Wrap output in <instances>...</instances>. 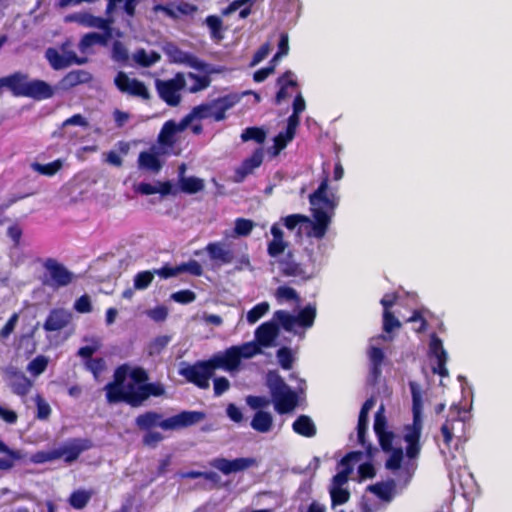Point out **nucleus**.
Instances as JSON below:
<instances>
[{
  "mask_svg": "<svg viewBox=\"0 0 512 512\" xmlns=\"http://www.w3.org/2000/svg\"><path fill=\"white\" fill-rule=\"evenodd\" d=\"M137 1L138 0H109V4L107 7V13L109 16L107 18L95 17L89 13L80 12L67 16L66 21L77 22L85 27H93L101 30H107L108 27L111 26V24H113L114 22L111 13L116 4L123 3V8L125 12L130 17H132L135 12Z\"/></svg>",
  "mask_w": 512,
  "mask_h": 512,
  "instance_id": "obj_7",
  "label": "nucleus"
},
{
  "mask_svg": "<svg viewBox=\"0 0 512 512\" xmlns=\"http://www.w3.org/2000/svg\"><path fill=\"white\" fill-rule=\"evenodd\" d=\"M133 59L136 63L142 66H150L156 63L160 59V56L156 52H146L145 50L141 49L133 54Z\"/></svg>",
  "mask_w": 512,
  "mask_h": 512,
  "instance_id": "obj_48",
  "label": "nucleus"
},
{
  "mask_svg": "<svg viewBox=\"0 0 512 512\" xmlns=\"http://www.w3.org/2000/svg\"><path fill=\"white\" fill-rule=\"evenodd\" d=\"M240 97L241 96L237 93H231L215 99V102L221 114L225 116L226 111L234 107L240 101Z\"/></svg>",
  "mask_w": 512,
  "mask_h": 512,
  "instance_id": "obj_50",
  "label": "nucleus"
},
{
  "mask_svg": "<svg viewBox=\"0 0 512 512\" xmlns=\"http://www.w3.org/2000/svg\"><path fill=\"white\" fill-rule=\"evenodd\" d=\"M206 24L211 31V37L217 41L222 39L221 27L222 21L217 16H209L206 19Z\"/></svg>",
  "mask_w": 512,
  "mask_h": 512,
  "instance_id": "obj_56",
  "label": "nucleus"
},
{
  "mask_svg": "<svg viewBox=\"0 0 512 512\" xmlns=\"http://www.w3.org/2000/svg\"><path fill=\"white\" fill-rule=\"evenodd\" d=\"M289 52V41L288 35L286 33H281L279 43H278V52L272 58V62L274 64H278L280 59L286 56Z\"/></svg>",
  "mask_w": 512,
  "mask_h": 512,
  "instance_id": "obj_59",
  "label": "nucleus"
},
{
  "mask_svg": "<svg viewBox=\"0 0 512 512\" xmlns=\"http://www.w3.org/2000/svg\"><path fill=\"white\" fill-rule=\"evenodd\" d=\"M267 385L278 413H288L296 407L297 395L284 383L277 372L268 373Z\"/></svg>",
  "mask_w": 512,
  "mask_h": 512,
  "instance_id": "obj_8",
  "label": "nucleus"
},
{
  "mask_svg": "<svg viewBox=\"0 0 512 512\" xmlns=\"http://www.w3.org/2000/svg\"><path fill=\"white\" fill-rule=\"evenodd\" d=\"M273 426V418L272 415L265 411H258L252 421L251 427L261 433H267L271 431Z\"/></svg>",
  "mask_w": 512,
  "mask_h": 512,
  "instance_id": "obj_38",
  "label": "nucleus"
},
{
  "mask_svg": "<svg viewBox=\"0 0 512 512\" xmlns=\"http://www.w3.org/2000/svg\"><path fill=\"white\" fill-rule=\"evenodd\" d=\"M205 251L210 260L218 266L235 263L237 270L250 268L249 256L244 253L236 258L233 249L225 241L211 242L205 247Z\"/></svg>",
  "mask_w": 512,
  "mask_h": 512,
  "instance_id": "obj_9",
  "label": "nucleus"
},
{
  "mask_svg": "<svg viewBox=\"0 0 512 512\" xmlns=\"http://www.w3.org/2000/svg\"><path fill=\"white\" fill-rule=\"evenodd\" d=\"M212 466L222 472L225 475L231 473H237L249 469L251 467H256L258 465V461L255 458L246 457V458H236L233 460H229L226 458H216L212 461Z\"/></svg>",
  "mask_w": 512,
  "mask_h": 512,
  "instance_id": "obj_15",
  "label": "nucleus"
},
{
  "mask_svg": "<svg viewBox=\"0 0 512 512\" xmlns=\"http://www.w3.org/2000/svg\"><path fill=\"white\" fill-rule=\"evenodd\" d=\"M279 91L276 95L277 102L290 95V90L296 86L295 76L291 71H287L283 76L278 79Z\"/></svg>",
  "mask_w": 512,
  "mask_h": 512,
  "instance_id": "obj_37",
  "label": "nucleus"
},
{
  "mask_svg": "<svg viewBox=\"0 0 512 512\" xmlns=\"http://www.w3.org/2000/svg\"><path fill=\"white\" fill-rule=\"evenodd\" d=\"M430 316L429 311L421 309L414 311L407 321L413 324V329L416 332H422L426 329V323Z\"/></svg>",
  "mask_w": 512,
  "mask_h": 512,
  "instance_id": "obj_45",
  "label": "nucleus"
},
{
  "mask_svg": "<svg viewBox=\"0 0 512 512\" xmlns=\"http://www.w3.org/2000/svg\"><path fill=\"white\" fill-rule=\"evenodd\" d=\"M363 454L360 452H352L346 455L340 462V470L333 477L329 493L331 497L332 507L342 505L349 500L350 493L345 487L349 475L353 469V465L360 462Z\"/></svg>",
  "mask_w": 512,
  "mask_h": 512,
  "instance_id": "obj_6",
  "label": "nucleus"
},
{
  "mask_svg": "<svg viewBox=\"0 0 512 512\" xmlns=\"http://www.w3.org/2000/svg\"><path fill=\"white\" fill-rule=\"evenodd\" d=\"M104 34L100 33H88L83 36V38L80 41L79 49L82 53H88L89 49L94 45H102L106 46L108 43V40L114 36V31L109 26L107 30H104ZM115 35L118 37L122 36V33L119 31L115 32Z\"/></svg>",
  "mask_w": 512,
  "mask_h": 512,
  "instance_id": "obj_24",
  "label": "nucleus"
},
{
  "mask_svg": "<svg viewBox=\"0 0 512 512\" xmlns=\"http://www.w3.org/2000/svg\"><path fill=\"white\" fill-rule=\"evenodd\" d=\"M137 193L143 195L160 194L161 196L176 195L178 189L170 182L139 183L134 186Z\"/></svg>",
  "mask_w": 512,
  "mask_h": 512,
  "instance_id": "obj_23",
  "label": "nucleus"
},
{
  "mask_svg": "<svg viewBox=\"0 0 512 512\" xmlns=\"http://www.w3.org/2000/svg\"><path fill=\"white\" fill-rule=\"evenodd\" d=\"M272 238L268 241L267 252L271 257H278L284 253L288 247V242L284 240V232L280 223H274L270 229Z\"/></svg>",
  "mask_w": 512,
  "mask_h": 512,
  "instance_id": "obj_26",
  "label": "nucleus"
},
{
  "mask_svg": "<svg viewBox=\"0 0 512 512\" xmlns=\"http://www.w3.org/2000/svg\"><path fill=\"white\" fill-rule=\"evenodd\" d=\"M54 94L53 88L42 80H30L28 83V89L26 96L32 97L38 100L48 99Z\"/></svg>",
  "mask_w": 512,
  "mask_h": 512,
  "instance_id": "obj_32",
  "label": "nucleus"
},
{
  "mask_svg": "<svg viewBox=\"0 0 512 512\" xmlns=\"http://www.w3.org/2000/svg\"><path fill=\"white\" fill-rule=\"evenodd\" d=\"M469 410L459 405H452L449 416L443 423L437 437V443L447 466L452 472L459 471L465 466L462 444L466 441L467 421Z\"/></svg>",
  "mask_w": 512,
  "mask_h": 512,
  "instance_id": "obj_4",
  "label": "nucleus"
},
{
  "mask_svg": "<svg viewBox=\"0 0 512 512\" xmlns=\"http://www.w3.org/2000/svg\"><path fill=\"white\" fill-rule=\"evenodd\" d=\"M191 122L196 119H207L212 118L215 121H221L224 119V115L221 114L220 110L217 107L215 100L201 104L193 108L190 114H188Z\"/></svg>",
  "mask_w": 512,
  "mask_h": 512,
  "instance_id": "obj_27",
  "label": "nucleus"
},
{
  "mask_svg": "<svg viewBox=\"0 0 512 512\" xmlns=\"http://www.w3.org/2000/svg\"><path fill=\"white\" fill-rule=\"evenodd\" d=\"M316 316V308L308 305L297 315H293L284 310H278L273 315V320L278 322L286 331L299 333V330L310 328Z\"/></svg>",
  "mask_w": 512,
  "mask_h": 512,
  "instance_id": "obj_10",
  "label": "nucleus"
},
{
  "mask_svg": "<svg viewBox=\"0 0 512 512\" xmlns=\"http://www.w3.org/2000/svg\"><path fill=\"white\" fill-rule=\"evenodd\" d=\"M262 161L263 151L258 149L237 168L235 180L241 182L248 174L252 173L254 169L258 168Z\"/></svg>",
  "mask_w": 512,
  "mask_h": 512,
  "instance_id": "obj_31",
  "label": "nucleus"
},
{
  "mask_svg": "<svg viewBox=\"0 0 512 512\" xmlns=\"http://www.w3.org/2000/svg\"><path fill=\"white\" fill-rule=\"evenodd\" d=\"M91 80L90 73L84 70H75L69 72L61 81V86L65 89L74 87L78 84L87 83Z\"/></svg>",
  "mask_w": 512,
  "mask_h": 512,
  "instance_id": "obj_40",
  "label": "nucleus"
},
{
  "mask_svg": "<svg viewBox=\"0 0 512 512\" xmlns=\"http://www.w3.org/2000/svg\"><path fill=\"white\" fill-rule=\"evenodd\" d=\"M153 280V274L149 271L138 273L134 278V287L138 290L146 289Z\"/></svg>",
  "mask_w": 512,
  "mask_h": 512,
  "instance_id": "obj_62",
  "label": "nucleus"
},
{
  "mask_svg": "<svg viewBox=\"0 0 512 512\" xmlns=\"http://www.w3.org/2000/svg\"><path fill=\"white\" fill-rule=\"evenodd\" d=\"M270 309L268 302H261L250 309L246 314V319L249 324H255L262 318Z\"/></svg>",
  "mask_w": 512,
  "mask_h": 512,
  "instance_id": "obj_52",
  "label": "nucleus"
},
{
  "mask_svg": "<svg viewBox=\"0 0 512 512\" xmlns=\"http://www.w3.org/2000/svg\"><path fill=\"white\" fill-rule=\"evenodd\" d=\"M275 298L278 304L299 303V297L296 291L288 286H280L276 289Z\"/></svg>",
  "mask_w": 512,
  "mask_h": 512,
  "instance_id": "obj_44",
  "label": "nucleus"
},
{
  "mask_svg": "<svg viewBox=\"0 0 512 512\" xmlns=\"http://www.w3.org/2000/svg\"><path fill=\"white\" fill-rule=\"evenodd\" d=\"M84 341L87 344L79 349L78 355L90 358L101 347V341L97 337L85 338Z\"/></svg>",
  "mask_w": 512,
  "mask_h": 512,
  "instance_id": "obj_54",
  "label": "nucleus"
},
{
  "mask_svg": "<svg viewBox=\"0 0 512 512\" xmlns=\"http://www.w3.org/2000/svg\"><path fill=\"white\" fill-rule=\"evenodd\" d=\"M409 386L413 402V420L411 424L404 426L402 435L387 429L383 406L377 411L374 420V431L383 451L389 455L386 460L387 469L392 471L404 469L408 473L414 470V459L421 450L420 436L423 428L422 392L415 382H410Z\"/></svg>",
  "mask_w": 512,
  "mask_h": 512,
  "instance_id": "obj_1",
  "label": "nucleus"
},
{
  "mask_svg": "<svg viewBox=\"0 0 512 512\" xmlns=\"http://www.w3.org/2000/svg\"><path fill=\"white\" fill-rule=\"evenodd\" d=\"M240 97L241 96L237 93H231L215 99V102L221 114L225 116L226 111L234 107L240 101Z\"/></svg>",
  "mask_w": 512,
  "mask_h": 512,
  "instance_id": "obj_49",
  "label": "nucleus"
},
{
  "mask_svg": "<svg viewBox=\"0 0 512 512\" xmlns=\"http://www.w3.org/2000/svg\"><path fill=\"white\" fill-rule=\"evenodd\" d=\"M369 490L377 495L380 499L390 501L393 497L394 487L389 483H378L369 486Z\"/></svg>",
  "mask_w": 512,
  "mask_h": 512,
  "instance_id": "obj_53",
  "label": "nucleus"
},
{
  "mask_svg": "<svg viewBox=\"0 0 512 512\" xmlns=\"http://www.w3.org/2000/svg\"><path fill=\"white\" fill-rule=\"evenodd\" d=\"M178 186L180 191L187 194H195L204 188V181L201 178L194 176H181L178 179Z\"/></svg>",
  "mask_w": 512,
  "mask_h": 512,
  "instance_id": "obj_36",
  "label": "nucleus"
},
{
  "mask_svg": "<svg viewBox=\"0 0 512 512\" xmlns=\"http://www.w3.org/2000/svg\"><path fill=\"white\" fill-rule=\"evenodd\" d=\"M203 418L204 415L200 412L186 411L165 420L160 418L159 427L166 430L177 429L200 422Z\"/></svg>",
  "mask_w": 512,
  "mask_h": 512,
  "instance_id": "obj_19",
  "label": "nucleus"
},
{
  "mask_svg": "<svg viewBox=\"0 0 512 512\" xmlns=\"http://www.w3.org/2000/svg\"><path fill=\"white\" fill-rule=\"evenodd\" d=\"M7 88L17 96H26L28 89L29 78L22 73H15L5 77Z\"/></svg>",
  "mask_w": 512,
  "mask_h": 512,
  "instance_id": "obj_34",
  "label": "nucleus"
},
{
  "mask_svg": "<svg viewBox=\"0 0 512 512\" xmlns=\"http://www.w3.org/2000/svg\"><path fill=\"white\" fill-rule=\"evenodd\" d=\"M72 315L65 309H54L48 315L43 328L46 331H58L66 327L71 321Z\"/></svg>",
  "mask_w": 512,
  "mask_h": 512,
  "instance_id": "obj_28",
  "label": "nucleus"
},
{
  "mask_svg": "<svg viewBox=\"0 0 512 512\" xmlns=\"http://www.w3.org/2000/svg\"><path fill=\"white\" fill-rule=\"evenodd\" d=\"M258 353L259 348L254 343L246 342L234 345L215 354L206 362L182 368L180 374L188 381L205 389L209 387V379L215 369L220 368L229 373L237 372L241 367L242 360L251 359Z\"/></svg>",
  "mask_w": 512,
  "mask_h": 512,
  "instance_id": "obj_3",
  "label": "nucleus"
},
{
  "mask_svg": "<svg viewBox=\"0 0 512 512\" xmlns=\"http://www.w3.org/2000/svg\"><path fill=\"white\" fill-rule=\"evenodd\" d=\"M280 268L288 276H302L304 274L301 266L294 262H281Z\"/></svg>",
  "mask_w": 512,
  "mask_h": 512,
  "instance_id": "obj_64",
  "label": "nucleus"
},
{
  "mask_svg": "<svg viewBox=\"0 0 512 512\" xmlns=\"http://www.w3.org/2000/svg\"><path fill=\"white\" fill-rule=\"evenodd\" d=\"M398 296L394 293L385 294L381 299L383 306V329L390 334L394 329L401 326L400 321L390 312V308L397 304Z\"/></svg>",
  "mask_w": 512,
  "mask_h": 512,
  "instance_id": "obj_22",
  "label": "nucleus"
},
{
  "mask_svg": "<svg viewBox=\"0 0 512 512\" xmlns=\"http://www.w3.org/2000/svg\"><path fill=\"white\" fill-rule=\"evenodd\" d=\"M160 415L157 413L149 412L143 415H140L136 419L137 425L142 429H149L154 426H159Z\"/></svg>",
  "mask_w": 512,
  "mask_h": 512,
  "instance_id": "obj_55",
  "label": "nucleus"
},
{
  "mask_svg": "<svg viewBox=\"0 0 512 512\" xmlns=\"http://www.w3.org/2000/svg\"><path fill=\"white\" fill-rule=\"evenodd\" d=\"M391 340H392V337L390 335H380V336L374 337L370 340L368 355H369L370 361L372 362V364L374 366L375 373H378V368L381 365L382 360L384 358V354L382 351V344L390 342Z\"/></svg>",
  "mask_w": 512,
  "mask_h": 512,
  "instance_id": "obj_29",
  "label": "nucleus"
},
{
  "mask_svg": "<svg viewBox=\"0 0 512 512\" xmlns=\"http://www.w3.org/2000/svg\"><path fill=\"white\" fill-rule=\"evenodd\" d=\"M112 59L116 62L124 63L128 60V50L120 41H115L112 45Z\"/></svg>",
  "mask_w": 512,
  "mask_h": 512,
  "instance_id": "obj_57",
  "label": "nucleus"
},
{
  "mask_svg": "<svg viewBox=\"0 0 512 512\" xmlns=\"http://www.w3.org/2000/svg\"><path fill=\"white\" fill-rule=\"evenodd\" d=\"M375 403H376V401L374 398L368 399L364 403V405L362 406V409L360 411L357 430H358V439L361 443H364L363 436H364V432L367 428L368 414H369L370 410L375 406Z\"/></svg>",
  "mask_w": 512,
  "mask_h": 512,
  "instance_id": "obj_42",
  "label": "nucleus"
},
{
  "mask_svg": "<svg viewBox=\"0 0 512 512\" xmlns=\"http://www.w3.org/2000/svg\"><path fill=\"white\" fill-rule=\"evenodd\" d=\"M170 60L175 63L186 64L187 66L196 69L200 72L216 73L218 70L212 68L210 65L202 62L198 58L179 50L175 46H168L166 48Z\"/></svg>",
  "mask_w": 512,
  "mask_h": 512,
  "instance_id": "obj_13",
  "label": "nucleus"
},
{
  "mask_svg": "<svg viewBox=\"0 0 512 512\" xmlns=\"http://www.w3.org/2000/svg\"><path fill=\"white\" fill-rule=\"evenodd\" d=\"M278 335V327L273 322H265L260 325L255 331V339L256 342L254 344L259 348V353H261L260 346L270 347L274 345V341ZM253 343V341H251Z\"/></svg>",
  "mask_w": 512,
  "mask_h": 512,
  "instance_id": "obj_25",
  "label": "nucleus"
},
{
  "mask_svg": "<svg viewBox=\"0 0 512 512\" xmlns=\"http://www.w3.org/2000/svg\"><path fill=\"white\" fill-rule=\"evenodd\" d=\"M47 364L48 359L46 357L38 356L29 363L27 369L32 375L38 376L46 369Z\"/></svg>",
  "mask_w": 512,
  "mask_h": 512,
  "instance_id": "obj_58",
  "label": "nucleus"
},
{
  "mask_svg": "<svg viewBox=\"0 0 512 512\" xmlns=\"http://www.w3.org/2000/svg\"><path fill=\"white\" fill-rule=\"evenodd\" d=\"M91 446L87 440H74L60 448L54 449L55 459H64L65 462L71 463L77 459L82 451L89 449Z\"/></svg>",
  "mask_w": 512,
  "mask_h": 512,
  "instance_id": "obj_21",
  "label": "nucleus"
},
{
  "mask_svg": "<svg viewBox=\"0 0 512 512\" xmlns=\"http://www.w3.org/2000/svg\"><path fill=\"white\" fill-rule=\"evenodd\" d=\"M46 58L50 65L56 70L66 68L73 63L79 65L85 63L84 59H78L72 52H59L53 48H49L46 51Z\"/></svg>",
  "mask_w": 512,
  "mask_h": 512,
  "instance_id": "obj_20",
  "label": "nucleus"
},
{
  "mask_svg": "<svg viewBox=\"0 0 512 512\" xmlns=\"http://www.w3.org/2000/svg\"><path fill=\"white\" fill-rule=\"evenodd\" d=\"M187 115L181 121H167L158 136V146L168 153V150L178 141L179 135L191 124Z\"/></svg>",
  "mask_w": 512,
  "mask_h": 512,
  "instance_id": "obj_12",
  "label": "nucleus"
},
{
  "mask_svg": "<svg viewBox=\"0 0 512 512\" xmlns=\"http://www.w3.org/2000/svg\"><path fill=\"white\" fill-rule=\"evenodd\" d=\"M70 127H79V128H82L83 130H85L88 127V122L80 114L73 115L72 117L66 119L62 123V126L60 128V135L63 137H67L69 139H74V138L78 137V133L71 132Z\"/></svg>",
  "mask_w": 512,
  "mask_h": 512,
  "instance_id": "obj_35",
  "label": "nucleus"
},
{
  "mask_svg": "<svg viewBox=\"0 0 512 512\" xmlns=\"http://www.w3.org/2000/svg\"><path fill=\"white\" fill-rule=\"evenodd\" d=\"M244 141L255 140L262 143L265 140V132L259 128H247L241 135Z\"/></svg>",
  "mask_w": 512,
  "mask_h": 512,
  "instance_id": "obj_63",
  "label": "nucleus"
},
{
  "mask_svg": "<svg viewBox=\"0 0 512 512\" xmlns=\"http://www.w3.org/2000/svg\"><path fill=\"white\" fill-rule=\"evenodd\" d=\"M118 149H119V152H116V151H109L107 153H105V161L111 165H114V166H121L122 165V157L121 155H126L129 151V144L127 143H124V142H120L118 144Z\"/></svg>",
  "mask_w": 512,
  "mask_h": 512,
  "instance_id": "obj_46",
  "label": "nucleus"
},
{
  "mask_svg": "<svg viewBox=\"0 0 512 512\" xmlns=\"http://www.w3.org/2000/svg\"><path fill=\"white\" fill-rule=\"evenodd\" d=\"M298 125L296 120L287 121V126L284 131H281L275 138L272 146V153L274 156L278 155L290 143L296 133Z\"/></svg>",
  "mask_w": 512,
  "mask_h": 512,
  "instance_id": "obj_30",
  "label": "nucleus"
},
{
  "mask_svg": "<svg viewBox=\"0 0 512 512\" xmlns=\"http://www.w3.org/2000/svg\"><path fill=\"white\" fill-rule=\"evenodd\" d=\"M91 496L92 493L90 491L77 490L71 494L69 498V503L75 509H82L83 507L86 506Z\"/></svg>",
  "mask_w": 512,
  "mask_h": 512,
  "instance_id": "obj_47",
  "label": "nucleus"
},
{
  "mask_svg": "<svg viewBox=\"0 0 512 512\" xmlns=\"http://www.w3.org/2000/svg\"><path fill=\"white\" fill-rule=\"evenodd\" d=\"M174 6L175 18L193 15L197 11V7L195 5L183 1L175 2Z\"/></svg>",
  "mask_w": 512,
  "mask_h": 512,
  "instance_id": "obj_60",
  "label": "nucleus"
},
{
  "mask_svg": "<svg viewBox=\"0 0 512 512\" xmlns=\"http://www.w3.org/2000/svg\"><path fill=\"white\" fill-rule=\"evenodd\" d=\"M254 222L249 219L238 218L235 220L233 232H224L225 239L231 237H245L248 236L254 228Z\"/></svg>",
  "mask_w": 512,
  "mask_h": 512,
  "instance_id": "obj_39",
  "label": "nucleus"
},
{
  "mask_svg": "<svg viewBox=\"0 0 512 512\" xmlns=\"http://www.w3.org/2000/svg\"><path fill=\"white\" fill-rule=\"evenodd\" d=\"M240 97L241 96L237 93H231L215 99V102L221 114L225 116L226 111L234 107L240 101Z\"/></svg>",
  "mask_w": 512,
  "mask_h": 512,
  "instance_id": "obj_51",
  "label": "nucleus"
},
{
  "mask_svg": "<svg viewBox=\"0 0 512 512\" xmlns=\"http://www.w3.org/2000/svg\"><path fill=\"white\" fill-rule=\"evenodd\" d=\"M310 210L313 220L300 214H292L281 218L278 222L289 230L299 226L300 232L308 237L321 239L325 236L334 210L338 204V198L333 189L328 185L325 177L317 190L309 196Z\"/></svg>",
  "mask_w": 512,
  "mask_h": 512,
  "instance_id": "obj_2",
  "label": "nucleus"
},
{
  "mask_svg": "<svg viewBox=\"0 0 512 512\" xmlns=\"http://www.w3.org/2000/svg\"><path fill=\"white\" fill-rule=\"evenodd\" d=\"M65 161L63 159H57L47 164L33 163L32 169L45 176H53L62 169Z\"/></svg>",
  "mask_w": 512,
  "mask_h": 512,
  "instance_id": "obj_43",
  "label": "nucleus"
},
{
  "mask_svg": "<svg viewBox=\"0 0 512 512\" xmlns=\"http://www.w3.org/2000/svg\"><path fill=\"white\" fill-rule=\"evenodd\" d=\"M185 86L186 77L183 73H177L172 79L156 80V88L161 99L170 106H176L180 103V92Z\"/></svg>",
  "mask_w": 512,
  "mask_h": 512,
  "instance_id": "obj_11",
  "label": "nucleus"
},
{
  "mask_svg": "<svg viewBox=\"0 0 512 512\" xmlns=\"http://www.w3.org/2000/svg\"><path fill=\"white\" fill-rule=\"evenodd\" d=\"M167 154L159 146H153L148 151L141 152L138 158L140 169L157 173L162 167V157Z\"/></svg>",
  "mask_w": 512,
  "mask_h": 512,
  "instance_id": "obj_18",
  "label": "nucleus"
},
{
  "mask_svg": "<svg viewBox=\"0 0 512 512\" xmlns=\"http://www.w3.org/2000/svg\"><path fill=\"white\" fill-rule=\"evenodd\" d=\"M114 378V382L106 386L109 402L125 401L138 406L145 400L143 386L147 375L143 369L122 365L115 371Z\"/></svg>",
  "mask_w": 512,
  "mask_h": 512,
  "instance_id": "obj_5",
  "label": "nucleus"
},
{
  "mask_svg": "<svg viewBox=\"0 0 512 512\" xmlns=\"http://www.w3.org/2000/svg\"><path fill=\"white\" fill-rule=\"evenodd\" d=\"M278 361L283 369H290L294 361V355L288 348H281L277 352Z\"/></svg>",
  "mask_w": 512,
  "mask_h": 512,
  "instance_id": "obj_61",
  "label": "nucleus"
},
{
  "mask_svg": "<svg viewBox=\"0 0 512 512\" xmlns=\"http://www.w3.org/2000/svg\"><path fill=\"white\" fill-rule=\"evenodd\" d=\"M293 430L305 437L314 436L316 433V428L313 421L305 415H302L296 419L293 423Z\"/></svg>",
  "mask_w": 512,
  "mask_h": 512,
  "instance_id": "obj_41",
  "label": "nucleus"
},
{
  "mask_svg": "<svg viewBox=\"0 0 512 512\" xmlns=\"http://www.w3.org/2000/svg\"><path fill=\"white\" fill-rule=\"evenodd\" d=\"M211 73L202 72V74H195L189 72L185 74L186 77V86L185 88L190 93H197L206 89L210 83L211 79L209 77Z\"/></svg>",
  "mask_w": 512,
  "mask_h": 512,
  "instance_id": "obj_33",
  "label": "nucleus"
},
{
  "mask_svg": "<svg viewBox=\"0 0 512 512\" xmlns=\"http://www.w3.org/2000/svg\"><path fill=\"white\" fill-rule=\"evenodd\" d=\"M430 356L435 359L436 364L433 365V373L440 375L441 377L448 376V370L445 367L447 361V353L443 347L442 341L435 335L431 336L429 343Z\"/></svg>",
  "mask_w": 512,
  "mask_h": 512,
  "instance_id": "obj_17",
  "label": "nucleus"
},
{
  "mask_svg": "<svg viewBox=\"0 0 512 512\" xmlns=\"http://www.w3.org/2000/svg\"><path fill=\"white\" fill-rule=\"evenodd\" d=\"M114 83L122 93L140 97L142 99L149 98V92L146 86L137 79L129 77L124 72H119L116 75Z\"/></svg>",
  "mask_w": 512,
  "mask_h": 512,
  "instance_id": "obj_14",
  "label": "nucleus"
},
{
  "mask_svg": "<svg viewBox=\"0 0 512 512\" xmlns=\"http://www.w3.org/2000/svg\"><path fill=\"white\" fill-rule=\"evenodd\" d=\"M48 280L53 286H65L69 284L73 275L60 263L54 259H47L44 262Z\"/></svg>",
  "mask_w": 512,
  "mask_h": 512,
  "instance_id": "obj_16",
  "label": "nucleus"
}]
</instances>
